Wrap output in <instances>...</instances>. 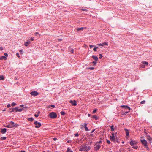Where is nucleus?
Masks as SVG:
<instances>
[{
    "label": "nucleus",
    "mask_w": 152,
    "mask_h": 152,
    "mask_svg": "<svg viewBox=\"0 0 152 152\" xmlns=\"http://www.w3.org/2000/svg\"><path fill=\"white\" fill-rule=\"evenodd\" d=\"M90 147L89 146H86L83 145H81L80 147V151H88L90 149Z\"/></svg>",
    "instance_id": "f257e3e1"
},
{
    "label": "nucleus",
    "mask_w": 152,
    "mask_h": 152,
    "mask_svg": "<svg viewBox=\"0 0 152 152\" xmlns=\"http://www.w3.org/2000/svg\"><path fill=\"white\" fill-rule=\"evenodd\" d=\"M121 107H124L125 109L126 110H128V111H126L124 113V114H123V115H126L127 113H128L129 112L130 110V108L128 106L123 105H121Z\"/></svg>",
    "instance_id": "f03ea898"
},
{
    "label": "nucleus",
    "mask_w": 152,
    "mask_h": 152,
    "mask_svg": "<svg viewBox=\"0 0 152 152\" xmlns=\"http://www.w3.org/2000/svg\"><path fill=\"white\" fill-rule=\"evenodd\" d=\"M49 117L51 118L54 119L57 117V115L55 113L52 112L49 114Z\"/></svg>",
    "instance_id": "7ed1b4c3"
},
{
    "label": "nucleus",
    "mask_w": 152,
    "mask_h": 152,
    "mask_svg": "<svg viewBox=\"0 0 152 152\" xmlns=\"http://www.w3.org/2000/svg\"><path fill=\"white\" fill-rule=\"evenodd\" d=\"M94 146L95 150L96 151L98 150L101 147L100 145L98 142H96Z\"/></svg>",
    "instance_id": "20e7f679"
},
{
    "label": "nucleus",
    "mask_w": 152,
    "mask_h": 152,
    "mask_svg": "<svg viewBox=\"0 0 152 152\" xmlns=\"http://www.w3.org/2000/svg\"><path fill=\"white\" fill-rule=\"evenodd\" d=\"M23 111V108H20L19 109L18 107H15L14 108L12 109V112H21Z\"/></svg>",
    "instance_id": "39448f33"
},
{
    "label": "nucleus",
    "mask_w": 152,
    "mask_h": 152,
    "mask_svg": "<svg viewBox=\"0 0 152 152\" xmlns=\"http://www.w3.org/2000/svg\"><path fill=\"white\" fill-rule=\"evenodd\" d=\"M34 124L35 125V127L36 128H39L41 126V123L40 122H38L37 121H35L34 122Z\"/></svg>",
    "instance_id": "423d86ee"
},
{
    "label": "nucleus",
    "mask_w": 152,
    "mask_h": 152,
    "mask_svg": "<svg viewBox=\"0 0 152 152\" xmlns=\"http://www.w3.org/2000/svg\"><path fill=\"white\" fill-rule=\"evenodd\" d=\"M30 94L31 96H37L39 94V93L37 92L36 91H34L31 92Z\"/></svg>",
    "instance_id": "0eeeda50"
},
{
    "label": "nucleus",
    "mask_w": 152,
    "mask_h": 152,
    "mask_svg": "<svg viewBox=\"0 0 152 152\" xmlns=\"http://www.w3.org/2000/svg\"><path fill=\"white\" fill-rule=\"evenodd\" d=\"M137 142L135 140H131L130 142V144L131 146L136 145Z\"/></svg>",
    "instance_id": "6e6552de"
},
{
    "label": "nucleus",
    "mask_w": 152,
    "mask_h": 152,
    "mask_svg": "<svg viewBox=\"0 0 152 152\" xmlns=\"http://www.w3.org/2000/svg\"><path fill=\"white\" fill-rule=\"evenodd\" d=\"M140 141L144 147L145 146H146L147 145V142L145 139L141 140Z\"/></svg>",
    "instance_id": "1a4fd4ad"
},
{
    "label": "nucleus",
    "mask_w": 152,
    "mask_h": 152,
    "mask_svg": "<svg viewBox=\"0 0 152 152\" xmlns=\"http://www.w3.org/2000/svg\"><path fill=\"white\" fill-rule=\"evenodd\" d=\"M97 45L100 46H104V45L108 46V44L107 42H104L102 43L98 44Z\"/></svg>",
    "instance_id": "9d476101"
},
{
    "label": "nucleus",
    "mask_w": 152,
    "mask_h": 152,
    "mask_svg": "<svg viewBox=\"0 0 152 152\" xmlns=\"http://www.w3.org/2000/svg\"><path fill=\"white\" fill-rule=\"evenodd\" d=\"M10 124L11 125H12L13 127H17L18 126V124H15V123L12 121L10 122Z\"/></svg>",
    "instance_id": "9b49d317"
},
{
    "label": "nucleus",
    "mask_w": 152,
    "mask_h": 152,
    "mask_svg": "<svg viewBox=\"0 0 152 152\" xmlns=\"http://www.w3.org/2000/svg\"><path fill=\"white\" fill-rule=\"evenodd\" d=\"M69 102L71 103L72 105L73 106H76L77 105L76 101L75 100H74L73 101L70 100Z\"/></svg>",
    "instance_id": "f8f14e48"
},
{
    "label": "nucleus",
    "mask_w": 152,
    "mask_h": 152,
    "mask_svg": "<svg viewBox=\"0 0 152 152\" xmlns=\"http://www.w3.org/2000/svg\"><path fill=\"white\" fill-rule=\"evenodd\" d=\"M110 138L111 140L115 141V140L114 134V133H112V136H110Z\"/></svg>",
    "instance_id": "ddd939ff"
},
{
    "label": "nucleus",
    "mask_w": 152,
    "mask_h": 152,
    "mask_svg": "<svg viewBox=\"0 0 152 152\" xmlns=\"http://www.w3.org/2000/svg\"><path fill=\"white\" fill-rule=\"evenodd\" d=\"M6 131L7 129L5 128H4L3 129H1V132L2 134H4L6 132Z\"/></svg>",
    "instance_id": "4468645a"
},
{
    "label": "nucleus",
    "mask_w": 152,
    "mask_h": 152,
    "mask_svg": "<svg viewBox=\"0 0 152 152\" xmlns=\"http://www.w3.org/2000/svg\"><path fill=\"white\" fill-rule=\"evenodd\" d=\"M92 57L93 58V59L94 60H95V61H98V58L97 56H95V55H93V56H92Z\"/></svg>",
    "instance_id": "2eb2a0df"
},
{
    "label": "nucleus",
    "mask_w": 152,
    "mask_h": 152,
    "mask_svg": "<svg viewBox=\"0 0 152 152\" xmlns=\"http://www.w3.org/2000/svg\"><path fill=\"white\" fill-rule=\"evenodd\" d=\"M7 58L5 56H3L0 57V60H6Z\"/></svg>",
    "instance_id": "dca6fc26"
},
{
    "label": "nucleus",
    "mask_w": 152,
    "mask_h": 152,
    "mask_svg": "<svg viewBox=\"0 0 152 152\" xmlns=\"http://www.w3.org/2000/svg\"><path fill=\"white\" fill-rule=\"evenodd\" d=\"M30 42L29 41H27V42H26L25 43L24 45L26 46H27L28 45H29L30 43Z\"/></svg>",
    "instance_id": "f3484780"
},
{
    "label": "nucleus",
    "mask_w": 152,
    "mask_h": 152,
    "mask_svg": "<svg viewBox=\"0 0 152 152\" xmlns=\"http://www.w3.org/2000/svg\"><path fill=\"white\" fill-rule=\"evenodd\" d=\"M86 28V27H81V28H77V31H80V30H83L84 29H85Z\"/></svg>",
    "instance_id": "a211bd4d"
},
{
    "label": "nucleus",
    "mask_w": 152,
    "mask_h": 152,
    "mask_svg": "<svg viewBox=\"0 0 152 152\" xmlns=\"http://www.w3.org/2000/svg\"><path fill=\"white\" fill-rule=\"evenodd\" d=\"M110 126V127L111 130V131H113L114 130V126L113 125H112L111 126Z\"/></svg>",
    "instance_id": "6ab92c4d"
},
{
    "label": "nucleus",
    "mask_w": 152,
    "mask_h": 152,
    "mask_svg": "<svg viewBox=\"0 0 152 152\" xmlns=\"http://www.w3.org/2000/svg\"><path fill=\"white\" fill-rule=\"evenodd\" d=\"M125 130H126V135L127 136L129 135V132L128 131V130L127 129H125Z\"/></svg>",
    "instance_id": "aec40b11"
},
{
    "label": "nucleus",
    "mask_w": 152,
    "mask_h": 152,
    "mask_svg": "<svg viewBox=\"0 0 152 152\" xmlns=\"http://www.w3.org/2000/svg\"><path fill=\"white\" fill-rule=\"evenodd\" d=\"M142 63L143 64H145L146 65H148V62H146L145 61H143L142 62Z\"/></svg>",
    "instance_id": "412c9836"
},
{
    "label": "nucleus",
    "mask_w": 152,
    "mask_h": 152,
    "mask_svg": "<svg viewBox=\"0 0 152 152\" xmlns=\"http://www.w3.org/2000/svg\"><path fill=\"white\" fill-rule=\"evenodd\" d=\"M92 118L95 119L96 120H97L98 119V118L97 116L95 115H93L92 117Z\"/></svg>",
    "instance_id": "4be33fe9"
},
{
    "label": "nucleus",
    "mask_w": 152,
    "mask_h": 152,
    "mask_svg": "<svg viewBox=\"0 0 152 152\" xmlns=\"http://www.w3.org/2000/svg\"><path fill=\"white\" fill-rule=\"evenodd\" d=\"M33 118L32 117L29 118L28 119V120L30 121H33Z\"/></svg>",
    "instance_id": "5701e85b"
},
{
    "label": "nucleus",
    "mask_w": 152,
    "mask_h": 152,
    "mask_svg": "<svg viewBox=\"0 0 152 152\" xmlns=\"http://www.w3.org/2000/svg\"><path fill=\"white\" fill-rule=\"evenodd\" d=\"M6 127H7V128H12L13 127V126H12V125H11L10 124H9V125H8L6 126Z\"/></svg>",
    "instance_id": "b1692460"
},
{
    "label": "nucleus",
    "mask_w": 152,
    "mask_h": 152,
    "mask_svg": "<svg viewBox=\"0 0 152 152\" xmlns=\"http://www.w3.org/2000/svg\"><path fill=\"white\" fill-rule=\"evenodd\" d=\"M34 34L35 36H37L38 35H39V36H40V34H39L38 32H36Z\"/></svg>",
    "instance_id": "393cba45"
},
{
    "label": "nucleus",
    "mask_w": 152,
    "mask_h": 152,
    "mask_svg": "<svg viewBox=\"0 0 152 152\" xmlns=\"http://www.w3.org/2000/svg\"><path fill=\"white\" fill-rule=\"evenodd\" d=\"M4 77L3 75L0 76V80H4Z\"/></svg>",
    "instance_id": "a878e982"
},
{
    "label": "nucleus",
    "mask_w": 152,
    "mask_h": 152,
    "mask_svg": "<svg viewBox=\"0 0 152 152\" xmlns=\"http://www.w3.org/2000/svg\"><path fill=\"white\" fill-rule=\"evenodd\" d=\"M87 124H86V123H85L83 125H82V128L83 127H87Z\"/></svg>",
    "instance_id": "bb28decb"
},
{
    "label": "nucleus",
    "mask_w": 152,
    "mask_h": 152,
    "mask_svg": "<svg viewBox=\"0 0 152 152\" xmlns=\"http://www.w3.org/2000/svg\"><path fill=\"white\" fill-rule=\"evenodd\" d=\"M132 146V148L135 149H137L138 148L137 146H136V145L133 146Z\"/></svg>",
    "instance_id": "cd10ccee"
},
{
    "label": "nucleus",
    "mask_w": 152,
    "mask_h": 152,
    "mask_svg": "<svg viewBox=\"0 0 152 152\" xmlns=\"http://www.w3.org/2000/svg\"><path fill=\"white\" fill-rule=\"evenodd\" d=\"M84 128H85V130L86 131H89L87 127H86Z\"/></svg>",
    "instance_id": "c85d7f7f"
},
{
    "label": "nucleus",
    "mask_w": 152,
    "mask_h": 152,
    "mask_svg": "<svg viewBox=\"0 0 152 152\" xmlns=\"http://www.w3.org/2000/svg\"><path fill=\"white\" fill-rule=\"evenodd\" d=\"M16 103L15 102H12V104H11V105L13 107V106H15L16 104Z\"/></svg>",
    "instance_id": "c756f323"
},
{
    "label": "nucleus",
    "mask_w": 152,
    "mask_h": 152,
    "mask_svg": "<svg viewBox=\"0 0 152 152\" xmlns=\"http://www.w3.org/2000/svg\"><path fill=\"white\" fill-rule=\"evenodd\" d=\"M61 114L63 115H64L65 114V113L63 111H61Z\"/></svg>",
    "instance_id": "7c9ffc66"
},
{
    "label": "nucleus",
    "mask_w": 152,
    "mask_h": 152,
    "mask_svg": "<svg viewBox=\"0 0 152 152\" xmlns=\"http://www.w3.org/2000/svg\"><path fill=\"white\" fill-rule=\"evenodd\" d=\"M67 151H68V152H73L72 151L70 150L69 148H68L67 150Z\"/></svg>",
    "instance_id": "2f4dec72"
},
{
    "label": "nucleus",
    "mask_w": 152,
    "mask_h": 152,
    "mask_svg": "<svg viewBox=\"0 0 152 152\" xmlns=\"http://www.w3.org/2000/svg\"><path fill=\"white\" fill-rule=\"evenodd\" d=\"M97 61H93L92 63L93 64H94V65H95L96 64Z\"/></svg>",
    "instance_id": "473e14b6"
},
{
    "label": "nucleus",
    "mask_w": 152,
    "mask_h": 152,
    "mask_svg": "<svg viewBox=\"0 0 152 152\" xmlns=\"http://www.w3.org/2000/svg\"><path fill=\"white\" fill-rule=\"evenodd\" d=\"M97 109H94L92 112V113L94 114V113L97 110Z\"/></svg>",
    "instance_id": "72a5a7b5"
},
{
    "label": "nucleus",
    "mask_w": 152,
    "mask_h": 152,
    "mask_svg": "<svg viewBox=\"0 0 152 152\" xmlns=\"http://www.w3.org/2000/svg\"><path fill=\"white\" fill-rule=\"evenodd\" d=\"M98 48L97 47H96L95 48H94L93 49V50L94 51H96L97 50V49Z\"/></svg>",
    "instance_id": "f704fd0d"
},
{
    "label": "nucleus",
    "mask_w": 152,
    "mask_h": 152,
    "mask_svg": "<svg viewBox=\"0 0 152 152\" xmlns=\"http://www.w3.org/2000/svg\"><path fill=\"white\" fill-rule=\"evenodd\" d=\"M2 140H4L6 139V137H2L1 138Z\"/></svg>",
    "instance_id": "c9c22d12"
},
{
    "label": "nucleus",
    "mask_w": 152,
    "mask_h": 152,
    "mask_svg": "<svg viewBox=\"0 0 152 152\" xmlns=\"http://www.w3.org/2000/svg\"><path fill=\"white\" fill-rule=\"evenodd\" d=\"M145 100H143V101H142L140 103L141 104H144L145 103Z\"/></svg>",
    "instance_id": "e433bc0d"
},
{
    "label": "nucleus",
    "mask_w": 152,
    "mask_h": 152,
    "mask_svg": "<svg viewBox=\"0 0 152 152\" xmlns=\"http://www.w3.org/2000/svg\"><path fill=\"white\" fill-rule=\"evenodd\" d=\"M99 56H100L99 57V58L100 59L102 58V56H103L102 55V54H99Z\"/></svg>",
    "instance_id": "4c0bfd02"
},
{
    "label": "nucleus",
    "mask_w": 152,
    "mask_h": 152,
    "mask_svg": "<svg viewBox=\"0 0 152 152\" xmlns=\"http://www.w3.org/2000/svg\"><path fill=\"white\" fill-rule=\"evenodd\" d=\"M107 142L108 144H110V141L108 140H107Z\"/></svg>",
    "instance_id": "58836bf2"
},
{
    "label": "nucleus",
    "mask_w": 152,
    "mask_h": 152,
    "mask_svg": "<svg viewBox=\"0 0 152 152\" xmlns=\"http://www.w3.org/2000/svg\"><path fill=\"white\" fill-rule=\"evenodd\" d=\"M16 55L19 58L20 57L19 53H17L16 54Z\"/></svg>",
    "instance_id": "ea45409f"
},
{
    "label": "nucleus",
    "mask_w": 152,
    "mask_h": 152,
    "mask_svg": "<svg viewBox=\"0 0 152 152\" xmlns=\"http://www.w3.org/2000/svg\"><path fill=\"white\" fill-rule=\"evenodd\" d=\"M11 107L10 104H8L7 105V108H10Z\"/></svg>",
    "instance_id": "a19ab883"
},
{
    "label": "nucleus",
    "mask_w": 152,
    "mask_h": 152,
    "mask_svg": "<svg viewBox=\"0 0 152 152\" xmlns=\"http://www.w3.org/2000/svg\"><path fill=\"white\" fill-rule=\"evenodd\" d=\"M78 135L79 134L78 133H76L75 134V137H77L78 136Z\"/></svg>",
    "instance_id": "79ce46f5"
},
{
    "label": "nucleus",
    "mask_w": 152,
    "mask_h": 152,
    "mask_svg": "<svg viewBox=\"0 0 152 152\" xmlns=\"http://www.w3.org/2000/svg\"><path fill=\"white\" fill-rule=\"evenodd\" d=\"M145 148L146 149H147V150H149V148L148 147V145H147L146 146H145Z\"/></svg>",
    "instance_id": "37998d69"
},
{
    "label": "nucleus",
    "mask_w": 152,
    "mask_h": 152,
    "mask_svg": "<svg viewBox=\"0 0 152 152\" xmlns=\"http://www.w3.org/2000/svg\"><path fill=\"white\" fill-rule=\"evenodd\" d=\"M4 55L6 57L8 56V54L7 53H4Z\"/></svg>",
    "instance_id": "c03bdc74"
},
{
    "label": "nucleus",
    "mask_w": 152,
    "mask_h": 152,
    "mask_svg": "<svg viewBox=\"0 0 152 152\" xmlns=\"http://www.w3.org/2000/svg\"><path fill=\"white\" fill-rule=\"evenodd\" d=\"M34 116L36 117H37V118L39 116V114H35Z\"/></svg>",
    "instance_id": "a18cd8bd"
},
{
    "label": "nucleus",
    "mask_w": 152,
    "mask_h": 152,
    "mask_svg": "<svg viewBox=\"0 0 152 152\" xmlns=\"http://www.w3.org/2000/svg\"><path fill=\"white\" fill-rule=\"evenodd\" d=\"M89 69L90 70H93L94 69V68H93V67H90L89 68Z\"/></svg>",
    "instance_id": "49530a36"
},
{
    "label": "nucleus",
    "mask_w": 152,
    "mask_h": 152,
    "mask_svg": "<svg viewBox=\"0 0 152 152\" xmlns=\"http://www.w3.org/2000/svg\"><path fill=\"white\" fill-rule=\"evenodd\" d=\"M90 47L91 48H92L93 47H94V46L93 45H89Z\"/></svg>",
    "instance_id": "de8ad7c7"
},
{
    "label": "nucleus",
    "mask_w": 152,
    "mask_h": 152,
    "mask_svg": "<svg viewBox=\"0 0 152 152\" xmlns=\"http://www.w3.org/2000/svg\"><path fill=\"white\" fill-rule=\"evenodd\" d=\"M70 52L71 53H73L74 52V50L73 49H72L70 51Z\"/></svg>",
    "instance_id": "09e8293b"
},
{
    "label": "nucleus",
    "mask_w": 152,
    "mask_h": 152,
    "mask_svg": "<svg viewBox=\"0 0 152 152\" xmlns=\"http://www.w3.org/2000/svg\"><path fill=\"white\" fill-rule=\"evenodd\" d=\"M81 10L83 11H86L87 10L86 9H81Z\"/></svg>",
    "instance_id": "8fccbe9b"
},
{
    "label": "nucleus",
    "mask_w": 152,
    "mask_h": 152,
    "mask_svg": "<svg viewBox=\"0 0 152 152\" xmlns=\"http://www.w3.org/2000/svg\"><path fill=\"white\" fill-rule=\"evenodd\" d=\"M51 106L53 108H54L55 107V105H54L51 104Z\"/></svg>",
    "instance_id": "3c124183"
},
{
    "label": "nucleus",
    "mask_w": 152,
    "mask_h": 152,
    "mask_svg": "<svg viewBox=\"0 0 152 152\" xmlns=\"http://www.w3.org/2000/svg\"><path fill=\"white\" fill-rule=\"evenodd\" d=\"M34 40V38H31V41H33Z\"/></svg>",
    "instance_id": "603ef678"
},
{
    "label": "nucleus",
    "mask_w": 152,
    "mask_h": 152,
    "mask_svg": "<svg viewBox=\"0 0 152 152\" xmlns=\"http://www.w3.org/2000/svg\"><path fill=\"white\" fill-rule=\"evenodd\" d=\"M20 52V53H23V50H20V51H19Z\"/></svg>",
    "instance_id": "864d4df0"
},
{
    "label": "nucleus",
    "mask_w": 152,
    "mask_h": 152,
    "mask_svg": "<svg viewBox=\"0 0 152 152\" xmlns=\"http://www.w3.org/2000/svg\"><path fill=\"white\" fill-rule=\"evenodd\" d=\"M3 48L2 47H0V50H2Z\"/></svg>",
    "instance_id": "5fc2aeb1"
},
{
    "label": "nucleus",
    "mask_w": 152,
    "mask_h": 152,
    "mask_svg": "<svg viewBox=\"0 0 152 152\" xmlns=\"http://www.w3.org/2000/svg\"><path fill=\"white\" fill-rule=\"evenodd\" d=\"M20 106L21 107H23L24 106V105L23 104H21L20 105Z\"/></svg>",
    "instance_id": "6e6d98bb"
},
{
    "label": "nucleus",
    "mask_w": 152,
    "mask_h": 152,
    "mask_svg": "<svg viewBox=\"0 0 152 152\" xmlns=\"http://www.w3.org/2000/svg\"><path fill=\"white\" fill-rule=\"evenodd\" d=\"M95 130V129H93V130L91 131V133H93V132H94V131Z\"/></svg>",
    "instance_id": "4d7b16f0"
},
{
    "label": "nucleus",
    "mask_w": 152,
    "mask_h": 152,
    "mask_svg": "<svg viewBox=\"0 0 152 152\" xmlns=\"http://www.w3.org/2000/svg\"><path fill=\"white\" fill-rule=\"evenodd\" d=\"M97 142L99 143V144L100 143H102V142L101 141H100L99 142Z\"/></svg>",
    "instance_id": "13d9d810"
},
{
    "label": "nucleus",
    "mask_w": 152,
    "mask_h": 152,
    "mask_svg": "<svg viewBox=\"0 0 152 152\" xmlns=\"http://www.w3.org/2000/svg\"><path fill=\"white\" fill-rule=\"evenodd\" d=\"M141 67L142 68H144L145 67V66L144 65H142V66H141Z\"/></svg>",
    "instance_id": "bf43d9fd"
},
{
    "label": "nucleus",
    "mask_w": 152,
    "mask_h": 152,
    "mask_svg": "<svg viewBox=\"0 0 152 152\" xmlns=\"http://www.w3.org/2000/svg\"><path fill=\"white\" fill-rule=\"evenodd\" d=\"M88 116H89V117H90V116H91V115H90V114H88Z\"/></svg>",
    "instance_id": "052dcab7"
},
{
    "label": "nucleus",
    "mask_w": 152,
    "mask_h": 152,
    "mask_svg": "<svg viewBox=\"0 0 152 152\" xmlns=\"http://www.w3.org/2000/svg\"><path fill=\"white\" fill-rule=\"evenodd\" d=\"M56 140V138H53V140Z\"/></svg>",
    "instance_id": "680f3d73"
},
{
    "label": "nucleus",
    "mask_w": 152,
    "mask_h": 152,
    "mask_svg": "<svg viewBox=\"0 0 152 152\" xmlns=\"http://www.w3.org/2000/svg\"><path fill=\"white\" fill-rule=\"evenodd\" d=\"M20 152H25V151H21Z\"/></svg>",
    "instance_id": "e2e57ef3"
},
{
    "label": "nucleus",
    "mask_w": 152,
    "mask_h": 152,
    "mask_svg": "<svg viewBox=\"0 0 152 152\" xmlns=\"http://www.w3.org/2000/svg\"><path fill=\"white\" fill-rule=\"evenodd\" d=\"M90 136H93V134H91L90 135Z\"/></svg>",
    "instance_id": "0e129e2a"
},
{
    "label": "nucleus",
    "mask_w": 152,
    "mask_h": 152,
    "mask_svg": "<svg viewBox=\"0 0 152 152\" xmlns=\"http://www.w3.org/2000/svg\"><path fill=\"white\" fill-rule=\"evenodd\" d=\"M122 143H124V141H122Z\"/></svg>",
    "instance_id": "69168bd1"
},
{
    "label": "nucleus",
    "mask_w": 152,
    "mask_h": 152,
    "mask_svg": "<svg viewBox=\"0 0 152 152\" xmlns=\"http://www.w3.org/2000/svg\"><path fill=\"white\" fill-rule=\"evenodd\" d=\"M69 142V140H68L67 141V142Z\"/></svg>",
    "instance_id": "338daca9"
},
{
    "label": "nucleus",
    "mask_w": 152,
    "mask_h": 152,
    "mask_svg": "<svg viewBox=\"0 0 152 152\" xmlns=\"http://www.w3.org/2000/svg\"><path fill=\"white\" fill-rule=\"evenodd\" d=\"M60 41H61V39H60Z\"/></svg>",
    "instance_id": "774afa93"
}]
</instances>
